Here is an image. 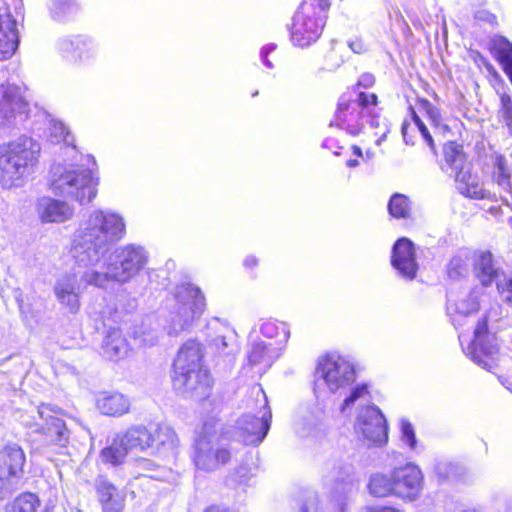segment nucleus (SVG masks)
<instances>
[{
    "label": "nucleus",
    "instance_id": "obj_1",
    "mask_svg": "<svg viewBox=\"0 0 512 512\" xmlns=\"http://www.w3.org/2000/svg\"><path fill=\"white\" fill-rule=\"evenodd\" d=\"M125 232V222L119 214L95 210L74 233L71 254L78 265L95 266Z\"/></svg>",
    "mask_w": 512,
    "mask_h": 512
},
{
    "label": "nucleus",
    "instance_id": "obj_2",
    "mask_svg": "<svg viewBox=\"0 0 512 512\" xmlns=\"http://www.w3.org/2000/svg\"><path fill=\"white\" fill-rule=\"evenodd\" d=\"M177 446L175 431L168 425L159 424L150 430L144 425H134L117 433L102 449L100 457L104 463L120 465L132 451H149L152 455L170 452Z\"/></svg>",
    "mask_w": 512,
    "mask_h": 512
},
{
    "label": "nucleus",
    "instance_id": "obj_3",
    "mask_svg": "<svg viewBox=\"0 0 512 512\" xmlns=\"http://www.w3.org/2000/svg\"><path fill=\"white\" fill-rule=\"evenodd\" d=\"M41 145L28 136H20L0 146V184L4 189L22 187L35 172Z\"/></svg>",
    "mask_w": 512,
    "mask_h": 512
},
{
    "label": "nucleus",
    "instance_id": "obj_4",
    "mask_svg": "<svg viewBox=\"0 0 512 512\" xmlns=\"http://www.w3.org/2000/svg\"><path fill=\"white\" fill-rule=\"evenodd\" d=\"M149 254L143 246L126 244L116 248L105 263V271H86L87 284L106 289L110 282L125 284L137 276L147 265Z\"/></svg>",
    "mask_w": 512,
    "mask_h": 512
},
{
    "label": "nucleus",
    "instance_id": "obj_5",
    "mask_svg": "<svg viewBox=\"0 0 512 512\" xmlns=\"http://www.w3.org/2000/svg\"><path fill=\"white\" fill-rule=\"evenodd\" d=\"M50 188L60 197L81 205L90 203L97 194L98 180L90 168L80 164H54L50 171Z\"/></svg>",
    "mask_w": 512,
    "mask_h": 512
},
{
    "label": "nucleus",
    "instance_id": "obj_6",
    "mask_svg": "<svg viewBox=\"0 0 512 512\" xmlns=\"http://www.w3.org/2000/svg\"><path fill=\"white\" fill-rule=\"evenodd\" d=\"M230 431L220 434L210 423H205L198 433L191 454L196 469L204 472H215L227 465L233 458Z\"/></svg>",
    "mask_w": 512,
    "mask_h": 512
},
{
    "label": "nucleus",
    "instance_id": "obj_7",
    "mask_svg": "<svg viewBox=\"0 0 512 512\" xmlns=\"http://www.w3.org/2000/svg\"><path fill=\"white\" fill-rule=\"evenodd\" d=\"M355 380V368L344 357L334 354L321 357L314 374L315 397L320 400L329 394H346Z\"/></svg>",
    "mask_w": 512,
    "mask_h": 512
},
{
    "label": "nucleus",
    "instance_id": "obj_8",
    "mask_svg": "<svg viewBox=\"0 0 512 512\" xmlns=\"http://www.w3.org/2000/svg\"><path fill=\"white\" fill-rule=\"evenodd\" d=\"M377 104L378 97L374 93L347 91L338 100L330 126H337L356 136L364 128L366 114H371Z\"/></svg>",
    "mask_w": 512,
    "mask_h": 512
},
{
    "label": "nucleus",
    "instance_id": "obj_9",
    "mask_svg": "<svg viewBox=\"0 0 512 512\" xmlns=\"http://www.w3.org/2000/svg\"><path fill=\"white\" fill-rule=\"evenodd\" d=\"M328 10L326 0H303L292 19V43L303 48L316 42L325 26Z\"/></svg>",
    "mask_w": 512,
    "mask_h": 512
},
{
    "label": "nucleus",
    "instance_id": "obj_10",
    "mask_svg": "<svg viewBox=\"0 0 512 512\" xmlns=\"http://www.w3.org/2000/svg\"><path fill=\"white\" fill-rule=\"evenodd\" d=\"M175 305L171 313L169 325L166 327L170 336H178L190 328L192 323L203 313L206 302L201 290L190 283L175 287Z\"/></svg>",
    "mask_w": 512,
    "mask_h": 512
},
{
    "label": "nucleus",
    "instance_id": "obj_11",
    "mask_svg": "<svg viewBox=\"0 0 512 512\" xmlns=\"http://www.w3.org/2000/svg\"><path fill=\"white\" fill-rule=\"evenodd\" d=\"M58 413L52 406L41 404L36 408L35 414L24 419L23 423L30 433L39 435L46 445L65 447L70 432Z\"/></svg>",
    "mask_w": 512,
    "mask_h": 512
},
{
    "label": "nucleus",
    "instance_id": "obj_12",
    "mask_svg": "<svg viewBox=\"0 0 512 512\" xmlns=\"http://www.w3.org/2000/svg\"><path fill=\"white\" fill-rule=\"evenodd\" d=\"M23 17L22 0H0V61L14 55L19 44L18 21Z\"/></svg>",
    "mask_w": 512,
    "mask_h": 512
},
{
    "label": "nucleus",
    "instance_id": "obj_13",
    "mask_svg": "<svg viewBox=\"0 0 512 512\" xmlns=\"http://www.w3.org/2000/svg\"><path fill=\"white\" fill-rule=\"evenodd\" d=\"M26 455L17 444L0 447V498L5 499L20 486Z\"/></svg>",
    "mask_w": 512,
    "mask_h": 512
},
{
    "label": "nucleus",
    "instance_id": "obj_14",
    "mask_svg": "<svg viewBox=\"0 0 512 512\" xmlns=\"http://www.w3.org/2000/svg\"><path fill=\"white\" fill-rule=\"evenodd\" d=\"M29 116V104L20 87L12 84L0 85V126L19 128Z\"/></svg>",
    "mask_w": 512,
    "mask_h": 512
},
{
    "label": "nucleus",
    "instance_id": "obj_15",
    "mask_svg": "<svg viewBox=\"0 0 512 512\" xmlns=\"http://www.w3.org/2000/svg\"><path fill=\"white\" fill-rule=\"evenodd\" d=\"M355 429L369 445L382 446L387 443L386 419L375 404L360 408L356 415Z\"/></svg>",
    "mask_w": 512,
    "mask_h": 512
},
{
    "label": "nucleus",
    "instance_id": "obj_16",
    "mask_svg": "<svg viewBox=\"0 0 512 512\" xmlns=\"http://www.w3.org/2000/svg\"><path fill=\"white\" fill-rule=\"evenodd\" d=\"M468 355L472 361L487 370L495 367L499 358V345L495 335L487 332L486 319L478 321Z\"/></svg>",
    "mask_w": 512,
    "mask_h": 512
},
{
    "label": "nucleus",
    "instance_id": "obj_17",
    "mask_svg": "<svg viewBox=\"0 0 512 512\" xmlns=\"http://www.w3.org/2000/svg\"><path fill=\"white\" fill-rule=\"evenodd\" d=\"M172 381L177 391L198 400L207 398L212 389V379L204 367L173 371Z\"/></svg>",
    "mask_w": 512,
    "mask_h": 512
},
{
    "label": "nucleus",
    "instance_id": "obj_18",
    "mask_svg": "<svg viewBox=\"0 0 512 512\" xmlns=\"http://www.w3.org/2000/svg\"><path fill=\"white\" fill-rule=\"evenodd\" d=\"M263 397L265 405L261 416L244 415L238 420L237 427L230 432L231 437H237L246 445H258L264 440L270 429L272 413L264 393Z\"/></svg>",
    "mask_w": 512,
    "mask_h": 512
},
{
    "label": "nucleus",
    "instance_id": "obj_19",
    "mask_svg": "<svg viewBox=\"0 0 512 512\" xmlns=\"http://www.w3.org/2000/svg\"><path fill=\"white\" fill-rule=\"evenodd\" d=\"M394 495L407 500H414L422 485L421 470L414 464L397 467L392 471Z\"/></svg>",
    "mask_w": 512,
    "mask_h": 512
},
{
    "label": "nucleus",
    "instance_id": "obj_20",
    "mask_svg": "<svg viewBox=\"0 0 512 512\" xmlns=\"http://www.w3.org/2000/svg\"><path fill=\"white\" fill-rule=\"evenodd\" d=\"M76 274H64L54 286V293L59 303L65 306L71 313H77L80 309V294L88 285L83 278Z\"/></svg>",
    "mask_w": 512,
    "mask_h": 512
},
{
    "label": "nucleus",
    "instance_id": "obj_21",
    "mask_svg": "<svg viewBox=\"0 0 512 512\" xmlns=\"http://www.w3.org/2000/svg\"><path fill=\"white\" fill-rule=\"evenodd\" d=\"M483 294L481 287H475L460 299H454L453 294H448L447 312L455 327H461L466 320L478 311L479 297Z\"/></svg>",
    "mask_w": 512,
    "mask_h": 512
},
{
    "label": "nucleus",
    "instance_id": "obj_22",
    "mask_svg": "<svg viewBox=\"0 0 512 512\" xmlns=\"http://www.w3.org/2000/svg\"><path fill=\"white\" fill-rule=\"evenodd\" d=\"M491 181L496 193V200L510 207L512 204V168L503 156H496L493 162Z\"/></svg>",
    "mask_w": 512,
    "mask_h": 512
},
{
    "label": "nucleus",
    "instance_id": "obj_23",
    "mask_svg": "<svg viewBox=\"0 0 512 512\" xmlns=\"http://www.w3.org/2000/svg\"><path fill=\"white\" fill-rule=\"evenodd\" d=\"M391 263L402 277L408 280L414 279L418 263L413 242L405 237L398 239L392 249Z\"/></svg>",
    "mask_w": 512,
    "mask_h": 512
},
{
    "label": "nucleus",
    "instance_id": "obj_24",
    "mask_svg": "<svg viewBox=\"0 0 512 512\" xmlns=\"http://www.w3.org/2000/svg\"><path fill=\"white\" fill-rule=\"evenodd\" d=\"M454 177L456 188L463 196L477 200H496V193H491L483 187L479 176L471 172V165L457 172Z\"/></svg>",
    "mask_w": 512,
    "mask_h": 512
},
{
    "label": "nucleus",
    "instance_id": "obj_25",
    "mask_svg": "<svg viewBox=\"0 0 512 512\" xmlns=\"http://www.w3.org/2000/svg\"><path fill=\"white\" fill-rule=\"evenodd\" d=\"M42 222L63 223L74 215V208L67 202L51 197H41L36 204Z\"/></svg>",
    "mask_w": 512,
    "mask_h": 512
},
{
    "label": "nucleus",
    "instance_id": "obj_26",
    "mask_svg": "<svg viewBox=\"0 0 512 512\" xmlns=\"http://www.w3.org/2000/svg\"><path fill=\"white\" fill-rule=\"evenodd\" d=\"M58 48L65 58L74 63L86 62L95 55L93 43L81 36L59 39Z\"/></svg>",
    "mask_w": 512,
    "mask_h": 512
},
{
    "label": "nucleus",
    "instance_id": "obj_27",
    "mask_svg": "<svg viewBox=\"0 0 512 512\" xmlns=\"http://www.w3.org/2000/svg\"><path fill=\"white\" fill-rule=\"evenodd\" d=\"M296 429L301 437L322 438L327 433L325 411L322 408H316L307 412V414L297 422Z\"/></svg>",
    "mask_w": 512,
    "mask_h": 512
},
{
    "label": "nucleus",
    "instance_id": "obj_28",
    "mask_svg": "<svg viewBox=\"0 0 512 512\" xmlns=\"http://www.w3.org/2000/svg\"><path fill=\"white\" fill-rule=\"evenodd\" d=\"M202 358V345L195 340H189L180 347L177 357L174 360L173 371H183L185 369L190 370L204 367L202 364Z\"/></svg>",
    "mask_w": 512,
    "mask_h": 512
},
{
    "label": "nucleus",
    "instance_id": "obj_29",
    "mask_svg": "<svg viewBox=\"0 0 512 512\" xmlns=\"http://www.w3.org/2000/svg\"><path fill=\"white\" fill-rule=\"evenodd\" d=\"M97 409L107 416H122L130 409L129 399L122 393H101L96 399Z\"/></svg>",
    "mask_w": 512,
    "mask_h": 512
},
{
    "label": "nucleus",
    "instance_id": "obj_30",
    "mask_svg": "<svg viewBox=\"0 0 512 512\" xmlns=\"http://www.w3.org/2000/svg\"><path fill=\"white\" fill-rule=\"evenodd\" d=\"M129 350V344L120 330L111 329L107 332L101 346L103 357L108 360L117 361L126 357Z\"/></svg>",
    "mask_w": 512,
    "mask_h": 512
},
{
    "label": "nucleus",
    "instance_id": "obj_31",
    "mask_svg": "<svg viewBox=\"0 0 512 512\" xmlns=\"http://www.w3.org/2000/svg\"><path fill=\"white\" fill-rule=\"evenodd\" d=\"M353 489L354 482L349 472L346 473L345 477L335 481L330 500L332 512H345Z\"/></svg>",
    "mask_w": 512,
    "mask_h": 512
},
{
    "label": "nucleus",
    "instance_id": "obj_32",
    "mask_svg": "<svg viewBox=\"0 0 512 512\" xmlns=\"http://www.w3.org/2000/svg\"><path fill=\"white\" fill-rule=\"evenodd\" d=\"M444 163L442 169L450 175H456L457 172L466 169L471 164L467 162L463 147L455 142L445 144L443 148Z\"/></svg>",
    "mask_w": 512,
    "mask_h": 512
},
{
    "label": "nucleus",
    "instance_id": "obj_33",
    "mask_svg": "<svg viewBox=\"0 0 512 512\" xmlns=\"http://www.w3.org/2000/svg\"><path fill=\"white\" fill-rule=\"evenodd\" d=\"M348 394L344 398L340 411L342 413H347L352 408L357 407V412L361 407H366L371 404V395L366 383L356 384L355 386H350L347 390Z\"/></svg>",
    "mask_w": 512,
    "mask_h": 512
},
{
    "label": "nucleus",
    "instance_id": "obj_34",
    "mask_svg": "<svg viewBox=\"0 0 512 512\" xmlns=\"http://www.w3.org/2000/svg\"><path fill=\"white\" fill-rule=\"evenodd\" d=\"M474 272L483 286L490 285L498 277V268L490 252H481L476 256Z\"/></svg>",
    "mask_w": 512,
    "mask_h": 512
},
{
    "label": "nucleus",
    "instance_id": "obj_35",
    "mask_svg": "<svg viewBox=\"0 0 512 512\" xmlns=\"http://www.w3.org/2000/svg\"><path fill=\"white\" fill-rule=\"evenodd\" d=\"M278 357V354L271 345H266L263 341H256L251 344V348L248 351V361L252 365H264L270 367L274 360Z\"/></svg>",
    "mask_w": 512,
    "mask_h": 512
},
{
    "label": "nucleus",
    "instance_id": "obj_36",
    "mask_svg": "<svg viewBox=\"0 0 512 512\" xmlns=\"http://www.w3.org/2000/svg\"><path fill=\"white\" fill-rule=\"evenodd\" d=\"M369 493L374 497H386L394 495V482L392 473H375L370 476L368 482Z\"/></svg>",
    "mask_w": 512,
    "mask_h": 512
},
{
    "label": "nucleus",
    "instance_id": "obj_37",
    "mask_svg": "<svg viewBox=\"0 0 512 512\" xmlns=\"http://www.w3.org/2000/svg\"><path fill=\"white\" fill-rule=\"evenodd\" d=\"M489 50L503 66L512 62V42L502 35H493L489 40Z\"/></svg>",
    "mask_w": 512,
    "mask_h": 512
},
{
    "label": "nucleus",
    "instance_id": "obj_38",
    "mask_svg": "<svg viewBox=\"0 0 512 512\" xmlns=\"http://www.w3.org/2000/svg\"><path fill=\"white\" fill-rule=\"evenodd\" d=\"M40 505L38 496L34 493L26 492L17 496L5 507V512H36Z\"/></svg>",
    "mask_w": 512,
    "mask_h": 512
},
{
    "label": "nucleus",
    "instance_id": "obj_39",
    "mask_svg": "<svg viewBox=\"0 0 512 512\" xmlns=\"http://www.w3.org/2000/svg\"><path fill=\"white\" fill-rule=\"evenodd\" d=\"M48 138L51 143L60 144L63 143L67 148L71 147V150H75L74 137L70 134L64 123L56 120L50 122L48 128Z\"/></svg>",
    "mask_w": 512,
    "mask_h": 512
},
{
    "label": "nucleus",
    "instance_id": "obj_40",
    "mask_svg": "<svg viewBox=\"0 0 512 512\" xmlns=\"http://www.w3.org/2000/svg\"><path fill=\"white\" fill-rule=\"evenodd\" d=\"M133 339L138 347H151L158 343L159 333L151 323L144 322L141 326L135 327Z\"/></svg>",
    "mask_w": 512,
    "mask_h": 512
},
{
    "label": "nucleus",
    "instance_id": "obj_41",
    "mask_svg": "<svg viewBox=\"0 0 512 512\" xmlns=\"http://www.w3.org/2000/svg\"><path fill=\"white\" fill-rule=\"evenodd\" d=\"M77 9L75 0H51L50 13L55 20L61 21L75 13Z\"/></svg>",
    "mask_w": 512,
    "mask_h": 512
},
{
    "label": "nucleus",
    "instance_id": "obj_42",
    "mask_svg": "<svg viewBox=\"0 0 512 512\" xmlns=\"http://www.w3.org/2000/svg\"><path fill=\"white\" fill-rule=\"evenodd\" d=\"M389 213L395 218H407L410 213V203L403 194H394L388 204Z\"/></svg>",
    "mask_w": 512,
    "mask_h": 512
},
{
    "label": "nucleus",
    "instance_id": "obj_43",
    "mask_svg": "<svg viewBox=\"0 0 512 512\" xmlns=\"http://www.w3.org/2000/svg\"><path fill=\"white\" fill-rule=\"evenodd\" d=\"M468 256L467 254H458L454 256L447 268V272L450 278L458 279L464 276L468 272Z\"/></svg>",
    "mask_w": 512,
    "mask_h": 512
},
{
    "label": "nucleus",
    "instance_id": "obj_44",
    "mask_svg": "<svg viewBox=\"0 0 512 512\" xmlns=\"http://www.w3.org/2000/svg\"><path fill=\"white\" fill-rule=\"evenodd\" d=\"M236 333L228 331L225 335L217 336L214 339V346L222 354H231L237 350Z\"/></svg>",
    "mask_w": 512,
    "mask_h": 512
},
{
    "label": "nucleus",
    "instance_id": "obj_45",
    "mask_svg": "<svg viewBox=\"0 0 512 512\" xmlns=\"http://www.w3.org/2000/svg\"><path fill=\"white\" fill-rule=\"evenodd\" d=\"M366 118H370V125L375 129H379V132H376L375 135L380 134L379 138L376 140V145H381V143L386 139L387 134L390 129L385 119H381L377 113V107L373 110L371 114H366Z\"/></svg>",
    "mask_w": 512,
    "mask_h": 512
},
{
    "label": "nucleus",
    "instance_id": "obj_46",
    "mask_svg": "<svg viewBox=\"0 0 512 512\" xmlns=\"http://www.w3.org/2000/svg\"><path fill=\"white\" fill-rule=\"evenodd\" d=\"M260 331L267 338L278 337L280 332L283 333L284 340L289 337V332L286 330V325L284 323H277L272 320H268L262 323Z\"/></svg>",
    "mask_w": 512,
    "mask_h": 512
},
{
    "label": "nucleus",
    "instance_id": "obj_47",
    "mask_svg": "<svg viewBox=\"0 0 512 512\" xmlns=\"http://www.w3.org/2000/svg\"><path fill=\"white\" fill-rule=\"evenodd\" d=\"M96 491L101 505L119 493L118 489L104 478L97 480Z\"/></svg>",
    "mask_w": 512,
    "mask_h": 512
},
{
    "label": "nucleus",
    "instance_id": "obj_48",
    "mask_svg": "<svg viewBox=\"0 0 512 512\" xmlns=\"http://www.w3.org/2000/svg\"><path fill=\"white\" fill-rule=\"evenodd\" d=\"M400 430L401 441L405 443L410 449H415L417 439L412 424L408 420L402 419L400 422Z\"/></svg>",
    "mask_w": 512,
    "mask_h": 512
},
{
    "label": "nucleus",
    "instance_id": "obj_49",
    "mask_svg": "<svg viewBox=\"0 0 512 512\" xmlns=\"http://www.w3.org/2000/svg\"><path fill=\"white\" fill-rule=\"evenodd\" d=\"M125 505V496L119 492L111 499L102 504L104 512H121Z\"/></svg>",
    "mask_w": 512,
    "mask_h": 512
},
{
    "label": "nucleus",
    "instance_id": "obj_50",
    "mask_svg": "<svg viewBox=\"0 0 512 512\" xmlns=\"http://www.w3.org/2000/svg\"><path fill=\"white\" fill-rule=\"evenodd\" d=\"M413 120H414V123H415L418 131L421 133L424 141L427 143V145L430 147V149L433 152H435L433 138H432L431 134L429 133V130L426 127V125L422 122V120L419 118V116L415 112H413Z\"/></svg>",
    "mask_w": 512,
    "mask_h": 512
},
{
    "label": "nucleus",
    "instance_id": "obj_51",
    "mask_svg": "<svg viewBox=\"0 0 512 512\" xmlns=\"http://www.w3.org/2000/svg\"><path fill=\"white\" fill-rule=\"evenodd\" d=\"M497 289L503 300L512 306V277L497 282Z\"/></svg>",
    "mask_w": 512,
    "mask_h": 512
},
{
    "label": "nucleus",
    "instance_id": "obj_52",
    "mask_svg": "<svg viewBox=\"0 0 512 512\" xmlns=\"http://www.w3.org/2000/svg\"><path fill=\"white\" fill-rule=\"evenodd\" d=\"M502 112L506 124L512 127V100L509 96L501 97Z\"/></svg>",
    "mask_w": 512,
    "mask_h": 512
},
{
    "label": "nucleus",
    "instance_id": "obj_53",
    "mask_svg": "<svg viewBox=\"0 0 512 512\" xmlns=\"http://www.w3.org/2000/svg\"><path fill=\"white\" fill-rule=\"evenodd\" d=\"M136 463H137V467L144 472L143 473L144 476L151 477V478L156 477L155 475L149 473L150 471H153L154 467H155V464L151 460L146 459V458H141V459H138L136 461Z\"/></svg>",
    "mask_w": 512,
    "mask_h": 512
},
{
    "label": "nucleus",
    "instance_id": "obj_54",
    "mask_svg": "<svg viewBox=\"0 0 512 512\" xmlns=\"http://www.w3.org/2000/svg\"><path fill=\"white\" fill-rule=\"evenodd\" d=\"M14 296H15V300H16V303L18 305V308H19V311L21 313V315L24 317V318H28V315H29V312H30V309L29 307H27L25 304H24V301L22 299V292L20 289H16L15 292H14Z\"/></svg>",
    "mask_w": 512,
    "mask_h": 512
},
{
    "label": "nucleus",
    "instance_id": "obj_55",
    "mask_svg": "<svg viewBox=\"0 0 512 512\" xmlns=\"http://www.w3.org/2000/svg\"><path fill=\"white\" fill-rule=\"evenodd\" d=\"M276 49V45L275 44H268L266 46H264L262 49H261V52H260V57L264 63V65L268 68H273V64L271 63V61L267 58L268 57V54L271 52V51H274Z\"/></svg>",
    "mask_w": 512,
    "mask_h": 512
},
{
    "label": "nucleus",
    "instance_id": "obj_56",
    "mask_svg": "<svg viewBox=\"0 0 512 512\" xmlns=\"http://www.w3.org/2000/svg\"><path fill=\"white\" fill-rule=\"evenodd\" d=\"M375 83V77L370 73H363L359 79L357 85L363 88H370Z\"/></svg>",
    "mask_w": 512,
    "mask_h": 512
},
{
    "label": "nucleus",
    "instance_id": "obj_57",
    "mask_svg": "<svg viewBox=\"0 0 512 512\" xmlns=\"http://www.w3.org/2000/svg\"><path fill=\"white\" fill-rule=\"evenodd\" d=\"M350 49L357 54H361L366 51V46L360 39L351 40L348 42Z\"/></svg>",
    "mask_w": 512,
    "mask_h": 512
},
{
    "label": "nucleus",
    "instance_id": "obj_58",
    "mask_svg": "<svg viewBox=\"0 0 512 512\" xmlns=\"http://www.w3.org/2000/svg\"><path fill=\"white\" fill-rule=\"evenodd\" d=\"M301 512H322L318 508L316 499L309 500L301 509Z\"/></svg>",
    "mask_w": 512,
    "mask_h": 512
},
{
    "label": "nucleus",
    "instance_id": "obj_59",
    "mask_svg": "<svg viewBox=\"0 0 512 512\" xmlns=\"http://www.w3.org/2000/svg\"><path fill=\"white\" fill-rule=\"evenodd\" d=\"M409 127H410V124L407 121H404L402 124V127H401V133H402L403 139L406 144H410V143L413 144V142H411L410 139L408 138V128Z\"/></svg>",
    "mask_w": 512,
    "mask_h": 512
},
{
    "label": "nucleus",
    "instance_id": "obj_60",
    "mask_svg": "<svg viewBox=\"0 0 512 512\" xmlns=\"http://www.w3.org/2000/svg\"><path fill=\"white\" fill-rule=\"evenodd\" d=\"M426 107H427V114L429 115V117L433 120V121H436L439 117V113L438 111L432 107L428 102H426Z\"/></svg>",
    "mask_w": 512,
    "mask_h": 512
},
{
    "label": "nucleus",
    "instance_id": "obj_61",
    "mask_svg": "<svg viewBox=\"0 0 512 512\" xmlns=\"http://www.w3.org/2000/svg\"><path fill=\"white\" fill-rule=\"evenodd\" d=\"M258 264V260L254 256H248L244 260V266L248 268L255 267Z\"/></svg>",
    "mask_w": 512,
    "mask_h": 512
},
{
    "label": "nucleus",
    "instance_id": "obj_62",
    "mask_svg": "<svg viewBox=\"0 0 512 512\" xmlns=\"http://www.w3.org/2000/svg\"><path fill=\"white\" fill-rule=\"evenodd\" d=\"M502 67L512 83V61L506 65H503Z\"/></svg>",
    "mask_w": 512,
    "mask_h": 512
},
{
    "label": "nucleus",
    "instance_id": "obj_63",
    "mask_svg": "<svg viewBox=\"0 0 512 512\" xmlns=\"http://www.w3.org/2000/svg\"><path fill=\"white\" fill-rule=\"evenodd\" d=\"M373 512H400L399 510L392 507H380L373 510Z\"/></svg>",
    "mask_w": 512,
    "mask_h": 512
},
{
    "label": "nucleus",
    "instance_id": "obj_64",
    "mask_svg": "<svg viewBox=\"0 0 512 512\" xmlns=\"http://www.w3.org/2000/svg\"><path fill=\"white\" fill-rule=\"evenodd\" d=\"M358 164H359V162L356 159H350L347 161L348 167H356V166H358Z\"/></svg>",
    "mask_w": 512,
    "mask_h": 512
}]
</instances>
